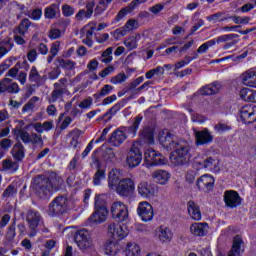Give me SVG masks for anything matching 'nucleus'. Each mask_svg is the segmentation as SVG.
Wrapping results in <instances>:
<instances>
[{"label": "nucleus", "mask_w": 256, "mask_h": 256, "mask_svg": "<svg viewBox=\"0 0 256 256\" xmlns=\"http://www.w3.org/2000/svg\"><path fill=\"white\" fill-rule=\"evenodd\" d=\"M63 178L61 176L52 173L49 178L37 177L34 179L33 189L43 199L47 195H51L53 191H59L63 187Z\"/></svg>", "instance_id": "f257e3e1"}, {"label": "nucleus", "mask_w": 256, "mask_h": 256, "mask_svg": "<svg viewBox=\"0 0 256 256\" xmlns=\"http://www.w3.org/2000/svg\"><path fill=\"white\" fill-rule=\"evenodd\" d=\"M141 121H143V116L137 115L133 119V123L129 127H121L116 129L109 138V143H111L114 147H119L127 140V133L132 138L137 135V131L139 130V125H141Z\"/></svg>", "instance_id": "f03ea898"}, {"label": "nucleus", "mask_w": 256, "mask_h": 256, "mask_svg": "<svg viewBox=\"0 0 256 256\" xmlns=\"http://www.w3.org/2000/svg\"><path fill=\"white\" fill-rule=\"evenodd\" d=\"M174 149L175 151L170 155V161L172 165H175L176 167L187 165L191 157L189 154V150L191 149L189 143L187 141H180L178 147Z\"/></svg>", "instance_id": "7ed1b4c3"}, {"label": "nucleus", "mask_w": 256, "mask_h": 256, "mask_svg": "<svg viewBox=\"0 0 256 256\" xmlns=\"http://www.w3.org/2000/svg\"><path fill=\"white\" fill-rule=\"evenodd\" d=\"M71 209V200L67 196L56 197L49 205V215H63Z\"/></svg>", "instance_id": "20e7f679"}, {"label": "nucleus", "mask_w": 256, "mask_h": 256, "mask_svg": "<svg viewBox=\"0 0 256 256\" xmlns=\"http://www.w3.org/2000/svg\"><path fill=\"white\" fill-rule=\"evenodd\" d=\"M53 91L51 97L48 99L49 103H57L63 95H70L69 92V80L67 78H61L58 82L53 84Z\"/></svg>", "instance_id": "39448f33"}, {"label": "nucleus", "mask_w": 256, "mask_h": 256, "mask_svg": "<svg viewBox=\"0 0 256 256\" xmlns=\"http://www.w3.org/2000/svg\"><path fill=\"white\" fill-rule=\"evenodd\" d=\"M139 147H141V144L135 142L127 153L126 164L131 169L139 167V165H141V161H143V153Z\"/></svg>", "instance_id": "423d86ee"}, {"label": "nucleus", "mask_w": 256, "mask_h": 256, "mask_svg": "<svg viewBox=\"0 0 256 256\" xmlns=\"http://www.w3.org/2000/svg\"><path fill=\"white\" fill-rule=\"evenodd\" d=\"M74 241L81 251H89L93 249V240L91 239V234L85 229L75 232Z\"/></svg>", "instance_id": "0eeeda50"}, {"label": "nucleus", "mask_w": 256, "mask_h": 256, "mask_svg": "<svg viewBox=\"0 0 256 256\" xmlns=\"http://www.w3.org/2000/svg\"><path fill=\"white\" fill-rule=\"evenodd\" d=\"M120 197H131L135 193V180L122 178L114 188Z\"/></svg>", "instance_id": "6e6552de"}, {"label": "nucleus", "mask_w": 256, "mask_h": 256, "mask_svg": "<svg viewBox=\"0 0 256 256\" xmlns=\"http://www.w3.org/2000/svg\"><path fill=\"white\" fill-rule=\"evenodd\" d=\"M144 161L146 163V167H155L157 165H165L167 160L165 157L161 155V153L149 148L144 153Z\"/></svg>", "instance_id": "1a4fd4ad"}, {"label": "nucleus", "mask_w": 256, "mask_h": 256, "mask_svg": "<svg viewBox=\"0 0 256 256\" xmlns=\"http://www.w3.org/2000/svg\"><path fill=\"white\" fill-rule=\"evenodd\" d=\"M112 218L115 221H127L129 218V211L127 210V206L123 202H114L110 208Z\"/></svg>", "instance_id": "9d476101"}, {"label": "nucleus", "mask_w": 256, "mask_h": 256, "mask_svg": "<svg viewBox=\"0 0 256 256\" xmlns=\"http://www.w3.org/2000/svg\"><path fill=\"white\" fill-rule=\"evenodd\" d=\"M26 221L30 229L28 237L33 238L37 235V227H39V223H41V214L34 210H28L26 214Z\"/></svg>", "instance_id": "9b49d317"}, {"label": "nucleus", "mask_w": 256, "mask_h": 256, "mask_svg": "<svg viewBox=\"0 0 256 256\" xmlns=\"http://www.w3.org/2000/svg\"><path fill=\"white\" fill-rule=\"evenodd\" d=\"M239 117L246 125L255 123L256 121V106L253 104H247L239 109Z\"/></svg>", "instance_id": "f8f14e48"}, {"label": "nucleus", "mask_w": 256, "mask_h": 256, "mask_svg": "<svg viewBox=\"0 0 256 256\" xmlns=\"http://www.w3.org/2000/svg\"><path fill=\"white\" fill-rule=\"evenodd\" d=\"M243 253H245V240L243 236L237 234L232 238V246L227 256H243Z\"/></svg>", "instance_id": "ddd939ff"}, {"label": "nucleus", "mask_w": 256, "mask_h": 256, "mask_svg": "<svg viewBox=\"0 0 256 256\" xmlns=\"http://www.w3.org/2000/svg\"><path fill=\"white\" fill-rule=\"evenodd\" d=\"M193 131H194L195 143L197 147L201 145H210V143H213L214 136L209 131V129L205 128L200 131L197 129H193Z\"/></svg>", "instance_id": "4468645a"}, {"label": "nucleus", "mask_w": 256, "mask_h": 256, "mask_svg": "<svg viewBox=\"0 0 256 256\" xmlns=\"http://www.w3.org/2000/svg\"><path fill=\"white\" fill-rule=\"evenodd\" d=\"M21 91L19 84L13 82L11 78H3L0 80V95L10 93L11 95H17Z\"/></svg>", "instance_id": "2eb2a0df"}, {"label": "nucleus", "mask_w": 256, "mask_h": 256, "mask_svg": "<svg viewBox=\"0 0 256 256\" xmlns=\"http://www.w3.org/2000/svg\"><path fill=\"white\" fill-rule=\"evenodd\" d=\"M196 185L199 191L209 193L213 191L215 187V178L209 174H204L197 179Z\"/></svg>", "instance_id": "dca6fc26"}, {"label": "nucleus", "mask_w": 256, "mask_h": 256, "mask_svg": "<svg viewBox=\"0 0 256 256\" xmlns=\"http://www.w3.org/2000/svg\"><path fill=\"white\" fill-rule=\"evenodd\" d=\"M243 203V198L239 195V192L235 190H227L225 192V205L230 209H237L241 207Z\"/></svg>", "instance_id": "f3484780"}, {"label": "nucleus", "mask_w": 256, "mask_h": 256, "mask_svg": "<svg viewBox=\"0 0 256 256\" xmlns=\"http://www.w3.org/2000/svg\"><path fill=\"white\" fill-rule=\"evenodd\" d=\"M159 141L162 147H164V149H167V151H173V149H176V147H179V145H181V141H177V138L170 132L160 135Z\"/></svg>", "instance_id": "a211bd4d"}, {"label": "nucleus", "mask_w": 256, "mask_h": 256, "mask_svg": "<svg viewBox=\"0 0 256 256\" xmlns=\"http://www.w3.org/2000/svg\"><path fill=\"white\" fill-rule=\"evenodd\" d=\"M137 213L139 217L142 219V221H144L145 223L153 220V206L149 204V202L147 201L139 203Z\"/></svg>", "instance_id": "6ab92c4d"}, {"label": "nucleus", "mask_w": 256, "mask_h": 256, "mask_svg": "<svg viewBox=\"0 0 256 256\" xmlns=\"http://www.w3.org/2000/svg\"><path fill=\"white\" fill-rule=\"evenodd\" d=\"M108 233L114 237V239H125L127 235H129V229H127V226L125 224H116L112 223L108 226Z\"/></svg>", "instance_id": "aec40b11"}, {"label": "nucleus", "mask_w": 256, "mask_h": 256, "mask_svg": "<svg viewBox=\"0 0 256 256\" xmlns=\"http://www.w3.org/2000/svg\"><path fill=\"white\" fill-rule=\"evenodd\" d=\"M138 195L143 199H151L155 197V187L147 182L141 181L137 186Z\"/></svg>", "instance_id": "412c9836"}, {"label": "nucleus", "mask_w": 256, "mask_h": 256, "mask_svg": "<svg viewBox=\"0 0 256 256\" xmlns=\"http://www.w3.org/2000/svg\"><path fill=\"white\" fill-rule=\"evenodd\" d=\"M190 233L195 237H205L209 233L207 222H197L190 226Z\"/></svg>", "instance_id": "4be33fe9"}, {"label": "nucleus", "mask_w": 256, "mask_h": 256, "mask_svg": "<svg viewBox=\"0 0 256 256\" xmlns=\"http://www.w3.org/2000/svg\"><path fill=\"white\" fill-rule=\"evenodd\" d=\"M109 211L107 209H98L89 217V223H94L95 225H101L107 221V215Z\"/></svg>", "instance_id": "5701e85b"}, {"label": "nucleus", "mask_w": 256, "mask_h": 256, "mask_svg": "<svg viewBox=\"0 0 256 256\" xmlns=\"http://www.w3.org/2000/svg\"><path fill=\"white\" fill-rule=\"evenodd\" d=\"M187 209L190 217L194 219V221H201L202 215L198 203H195L193 200L188 201Z\"/></svg>", "instance_id": "b1692460"}, {"label": "nucleus", "mask_w": 256, "mask_h": 256, "mask_svg": "<svg viewBox=\"0 0 256 256\" xmlns=\"http://www.w3.org/2000/svg\"><path fill=\"white\" fill-rule=\"evenodd\" d=\"M242 83L246 85V87H255L256 88V71L255 70H247L242 75Z\"/></svg>", "instance_id": "393cba45"}, {"label": "nucleus", "mask_w": 256, "mask_h": 256, "mask_svg": "<svg viewBox=\"0 0 256 256\" xmlns=\"http://www.w3.org/2000/svg\"><path fill=\"white\" fill-rule=\"evenodd\" d=\"M121 252V244L117 241L108 240L105 244V254L117 256Z\"/></svg>", "instance_id": "a878e982"}, {"label": "nucleus", "mask_w": 256, "mask_h": 256, "mask_svg": "<svg viewBox=\"0 0 256 256\" xmlns=\"http://www.w3.org/2000/svg\"><path fill=\"white\" fill-rule=\"evenodd\" d=\"M152 178L156 183H159V185H166L167 181L171 179V174L165 170H156L152 174Z\"/></svg>", "instance_id": "bb28decb"}, {"label": "nucleus", "mask_w": 256, "mask_h": 256, "mask_svg": "<svg viewBox=\"0 0 256 256\" xmlns=\"http://www.w3.org/2000/svg\"><path fill=\"white\" fill-rule=\"evenodd\" d=\"M121 177V170L114 168L108 174V187L109 189H115L119 183Z\"/></svg>", "instance_id": "cd10ccee"}, {"label": "nucleus", "mask_w": 256, "mask_h": 256, "mask_svg": "<svg viewBox=\"0 0 256 256\" xmlns=\"http://www.w3.org/2000/svg\"><path fill=\"white\" fill-rule=\"evenodd\" d=\"M222 88L223 86L221 85V83L214 82L212 84L202 87L200 93L201 95H215L216 93H219Z\"/></svg>", "instance_id": "c85d7f7f"}, {"label": "nucleus", "mask_w": 256, "mask_h": 256, "mask_svg": "<svg viewBox=\"0 0 256 256\" xmlns=\"http://www.w3.org/2000/svg\"><path fill=\"white\" fill-rule=\"evenodd\" d=\"M158 239L162 243H169L173 239V234L169 228L161 226L158 229Z\"/></svg>", "instance_id": "c756f323"}, {"label": "nucleus", "mask_w": 256, "mask_h": 256, "mask_svg": "<svg viewBox=\"0 0 256 256\" xmlns=\"http://www.w3.org/2000/svg\"><path fill=\"white\" fill-rule=\"evenodd\" d=\"M59 5H61V2L53 3L49 7H46L44 10V17L46 19H55L57 13H59Z\"/></svg>", "instance_id": "7c9ffc66"}, {"label": "nucleus", "mask_w": 256, "mask_h": 256, "mask_svg": "<svg viewBox=\"0 0 256 256\" xmlns=\"http://www.w3.org/2000/svg\"><path fill=\"white\" fill-rule=\"evenodd\" d=\"M12 156L16 161H21L25 157V147L21 142L16 143L12 148Z\"/></svg>", "instance_id": "2f4dec72"}, {"label": "nucleus", "mask_w": 256, "mask_h": 256, "mask_svg": "<svg viewBox=\"0 0 256 256\" xmlns=\"http://www.w3.org/2000/svg\"><path fill=\"white\" fill-rule=\"evenodd\" d=\"M124 252L126 256H139L141 255V247L135 242H129L126 245Z\"/></svg>", "instance_id": "473e14b6"}, {"label": "nucleus", "mask_w": 256, "mask_h": 256, "mask_svg": "<svg viewBox=\"0 0 256 256\" xmlns=\"http://www.w3.org/2000/svg\"><path fill=\"white\" fill-rule=\"evenodd\" d=\"M31 126L33 127V129H35V131L39 134L43 133L44 131H51V129H53V122L51 121H46L44 123L41 122H36L31 124Z\"/></svg>", "instance_id": "72a5a7b5"}, {"label": "nucleus", "mask_w": 256, "mask_h": 256, "mask_svg": "<svg viewBox=\"0 0 256 256\" xmlns=\"http://www.w3.org/2000/svg\"><path fill=\"white\" fill-rule=\"evenodd\" d=\"M140 137L143 139L146 143H153L155 141V138L153 137V129L150 127H144L140 131Z\"/></svg>", "instance_id": "f704fd0d"}, {"label": "nucleus", "mask_w": 256, "mask_h": 256, "mask_svg": "<svg viewBox=\"0 0 256 256\" xmlns=\"http://www.w3.org/2000/svg\"><path fill=\"white\" fill-rule=\"evenodd\" d=\"M125 103H127L125 100H121L120 102L116 103L104 114L103 118L105 119V117H109L108 119H111L113 115H115L118 111H121L122 107H125Z\"/></svg>", "instance_id": "c9c22d12"}, {"label": "nucleus", "mask_w": 256, "mask_h": 256, "mask_svg": "<svg viewBox=\"0 0 256 256\" xmlns=\"http://www.w3.org/2000/svg\"><path fill=\"white\" fill-rule=\"evenodd\" d=\"M33 23L29 18H24L21 20L19 26L17 27L18 35H25L29 31V27H31Z\"/></svg>", "instance_id": "e433bc0d"}, {"label": "nucleus", "mask_w": 256, "mask_h": 256, "mask_svg": "<svg viewBox=\"0 0 256 256\" xmlns=\"http://www.w3.org/2000/svg\"><path fill=\"white\" fill-rule=\"evenodd\" d=\"M83 135V131L79 129H74L70 132V137L72 138L70 145L74 149H77V146L79 145V138Z\"/></svg>", "instance_id": "4c0bfd02"}, {"label": "nucleus", "mask_w": 256, "mask_h": 256, "mask_svg": "<svg viewBox=\"0 0 256 256\" xmlns=\"http://www.w3.org/2000/svg\"><path fill=\"white\" fill-rule=\"evenodd\" d=\"M96 162H97L98 170L94 174L93 183L94 185H101V181L105 179L106 174H105V170L99 168V160H96Z\"/></svg>", "instance_id": "58836bf2"}, {"label": "nucleus", "mask_w": 256, "mask_h": 256, "mask_svg": "<svg viewBox=\"0 0 256 256\" xmlns=\"http://www.w3.org/2000/svg\"><path fill=\"white\" fill-rule=\"evenodd\" d=\"M39 101V97H32L27 104H25L22 108V113H29V111H33L37 106V102Z\"/></svg>", "instance_id": "ea45409f"}, {"label": "nucleus", "mask_w": 256, "mask_h": 256, "mask_svg": "<svg viewBox=\"0 0 256 256\" xmlns=\"http://www.w3.org/2000/svg\"><path fill=\"white\" fill-rule=\"evenodd\" d=\"M113 47H108L105 51L102 52L100 57L101 63H111L113 61Z\"/></svg>", "instance_id": "a19ab883"}, {"label": "nucleus", "mask_w": 256, "mask_h": 256, "mask_svg": "<svg viewBox=\"0 0 256 256\" xmlns=\"http://www.w3.org/2000/svg\"><path fill=\"white\" fill-rule=\"evenodd\" d=\"M139 37H141V35L137 34L136 36L127 38L124 41L125 47H127V49H129V51H133V49H137V39H139Z\"/></svg>", "instance_id": "79ce46f5"}, {"label": "nucleus", "mask_w": 256, "mask_h": 256, "mask_svg": "<svg viewBox=\"0 0 256 256\" xmlns=\"http://www.w3.org/2000/svg\"><path fill=\"white\" fill-rule=\"evenodd\" d=\"M2 167L8 171H12V173H15V171L19 169V164H17V162L11 161L10 159H6L3 160Z\"/></svg>", "instance_id": "37998d69"}, {"label": "nucleus", "mask_w": 256, "mask_h": 256, "mask_svg": "<svg viewBox=\"0 0 256 256\" xmlns=\"http://www.w3.org/2000/svg\"><path fill=\"white\" fill-rule=\"evenodd\" d=\"M29 81L30 83H37V84H39V81H41V74H39V71H37V67L35 66H32L30 70Z\"/></svg>", "instance_id": "c03bdc74"}, {"label": "nucleus", "mask_w": 256, "mask_h": 256, "mask_svg": "<svg viewBox=\"0 0 256 256\" xmlns=\"http://www.w3.org/2000/svg\"><path fill=\"white\" fill-rule=\"evenodd\" d=\"M17 195V187H15L13 184H10L3 192L2 198L3 199H9L11 197H15Z\"/></svg>", "instance_id": "a18cd8bd"}, {"label": "nucleus", "mask_w": 256, "mask_h": 256, "mask_svg": "<svg viewBox=\"0 0 256 256\" xmlns=\"http://www.w3.org/2000/svg\"><path fill=\"white\" fill-rule=\"evenodd\" d=\"M29 143L31 145H40V147H43L44 142H43V137L41 136V134H37L35 132L30 134V141Z\"/></svg>", "instance_id": "49530a36"}, {"label": "nucleus", "mask_w": 256, "mask_h": 256, "mask_svg": "<svg viewBox=\"0 0 256 256\" xmlns=\"http://www.w3.org/2000/svg\"><path fill=\"white\" fill-rule=\"evenodd\" d=\"M16 135L21 139L22 142H24L25 145H29V141L31 139V134H29V132L23 129H18L16 131Z\"/></svg>", "instance_id": "de8ad7c7"}, {"label": "nucleus", "mask_w": 256, "mask_h": 256, "mask_svg": "<svg viewBox=\"0 0 256 256\" xmlns=\"http://www.w3.org/2000/svg\"><path fill=\"white\" fill-rule=\"evenodd\" d=\"M133 11H135V8H132L131 4L122 8L117 14L115 21H121L128 13H133Z\"/></svg>", "instance_id": "09e8293b"}, {"label": "nucleus", "mask_w": 256, "mask_h": 256, "mask_svg": "<svg viewBox=\"0 0 256 256\" xmlns=\"http://www.w3.org/2000/svg\"><path fill=\"white\" fill-rule=\"evenodd\" d=\"M111 91H113V86L106 84L99 93L94 94V97H96V99H99V97H106V95H109Z\"/></svg>", "instance_id": "8fccbe9b"}, {"label": "nucleus", "mask_w": 256, "mask_h": 256, "mask_svg": "<svg viewBox=\"0 0 256 256\" xmlns=\"http://www.w3.org/2000/svg\"><path fill=\"white\" fill-rule=\"evenodd\" d=\"M127 33L129 31H133L139 27V22L135 19H130L126 22V24L123 26Z\"/></svg>", "instance_id": "3c124183"}, {"label": "nucleus", "mask_w": 256, "mask_h": 256, "mask_svg": "<svg viewBox=\"0 0 256 256\" xmlns=\"http://www.w3.org/2000/svg\"><path fill=\"white\" fill-rule=\"evenodd\" d=\"M111 35L114 37V39L119 40L121 37H125V35H127V30L123 26L111 32Z\"/></svg>", "instance_id": "603ef678"}, {"label": "nucleus", "mask_w": 256, "mask_h": 256, "mask_svg": "<svg viewBox=\"0 0 256 256\" xmlns=\"http://www.w3.org/2000/svg\"><path fill=\"white\" fill-rule=\"evenodd\" d=\"M215 43H216L215 40L207 41L206 43L202 44L197 49V53H207V50L209 49V47H213V45H215Z\"/></svg>", "instance_id": "864d4df0"}, {"label": "nucleus", "mask_w": 256, "mask_h": 256, "mask_svg": "<svg viewBox=\"0 0 256 256\" xmlns=\"http://www.w3.org/2000/svg\"><path fill=\"white\" fill-rule=\"evenodd\" d=\"M62 13L64 17H71L75 13V8L69 4H65L62 6Z\"/></svg>", "instance_id": "5fc2aeb1"}, {"label": "nucleus", "mask_w": 256, "mask_h": 256, "mask_svg": "<svg viewBox=\"0 0 256 256\" xmlns=\"http://www.w3.org/2000/svg\"><path fill=\"white\" fill-rule=\"evenodd\" d=\"M95 210L99 209H107V206L105 205V200L99 195L95 197V204H94Z\"/></svg>", "instance_id": "6e6d98bb"}, {"label": "nucleus", "mask_w": 256, "mask_h": 256, "mask_svg": "<svg viewBox=\"0 0 256 256\" xmlns=\"http://www.w3.org/2000/svg\"><path fill=\"white\" fill-rule=\"evenodd\" d=\"M252 89L249 88H243L240 90V98L243 99V101H250L251 99V93H252Z\"/></svg>", "instance_id": "4d7b16f0"}, {"label": "nucleus", "mask_w": 256, "mask_h": 256, "mask_svg": "<svg viewBox=\"0 0 256 256\" xmlns=\"http://www.w3.org/2000/svg\"><path fill=\"white\" fill-rule=\"evenodd\" d=\"M127 80V75L123 74V73H119L116 76H113L110 80V83H113L114 85H117L119 83H123V81Z\"/></svg>", "instance_id": "13d9d810"}, {"label": "nucleus", "mask_w": 256, "mask_h": 256, "mask_svg": "<svg viewBox=\"0 0 256 256\" xmlns=\"http://www.w3.org/2000/svg\"><path fill=\"white\" fill-rule=\"evenodd\" d=\"M143 81H145V78L143 76L136 78L133 82L129 84V87H128L129 91H133V89H136L137 87H139V85H141Z\"/></svg>", "instance_id": "bf43d9fd"}, {"label": "nucleus", "mask_w": 256, "mask_h": 256, "mask_svg": "<svg viewBox=\"0 0 256 256\" xmlns=\"http://www.w3.org/2000/svg\"><path fill=\"white\" fill-rule=\"evenodd\" d=\"M43 15V11L39 8L34 9L32 11V13L30 15H28V17H30V19H33V21H39V19H41Z\"/></svg>", "instance_id": "052dcab7"}, {"label": "nucleus", "mask_w": 256, "mask_h": 256, "mask_svg": "<svg viewBox=\"0 0 256 256\" xmlns=\"http://www.w3.org/2000/svg\"><path fill=\"white\" fill-rule=\"evenodd\" d=\"M60 67H62L63 69H73L75 67V62H73L72 60H60Z\"/></svg>", "instance_id": "680f3d73"}, {"label": "nucleus", "mask_w": 256, "mask_h": 256, "mask_svg": "<svg viewBox=\"0 0 256 256\" xmlns=\"http://www.w3.org/2000/svg\"><path fill=\"white\" fill-rule=\"evenodd\" d=\"M0 46L4 47V49H7L8 51H11V49H13V42L11 38H5L0 42Z\"/></svg>", "instance_id": "e2e57ef3"}, {"label": "nucleus", "mask_w": 256, "mask_h": 256, "mask_svg": "<svg viewBox=\"0 0 256 256\" xmlns=\"http://www.w3.org/2000/svg\"><path fill=\"white\" fill-rule=\"evenodd\" d=\"M15 223H13L9 228H8V232L6 233V238L8 239V241H13V239H15Z\"/></svg>", "instance_id": "0e129e2a"}, {"label": "nucleus", "mask_w": 256, "mask_h": 256, "mask_svg": "<svg viewBox=\"0 0 256 256\" xmlns=\"http://www.w3.org/2000/svg\"><path fill=\"white\" fill-rule=\"evenodd\" d=\"M60 37H61V30L57 28H51L49 32V38L55 40V39H60Z\"/></svg>", "instance_id": "69168bd1"}, {"label": "nucleus", "mask_w": 256, "mask_h": 256, "mask_svg": "<svg viewBox=\"0 0 256 256\" xmlns=\"http://www.w3.org/2000/svg\"><path fill=\"white\" fill-rule=\"evenodd\" d=\"M17 81H19L20 85H25L27 83V72L20 71L16 76Z\"/></svg>", "instance_id": "338daca9"}, {"label": "nucleus", "mask_w": 256, "mask_h": 256, "mask_svg": "<svg viewBox=\"0 0 256 256\" xmlns=\"http://www.w3.org/2000/svg\"><path fill=\"white\" fill-rule=\"evenodd\" d=\"M213 163H215V160L212 157H209L203 161L202 167L204 169H213Z\"/></svg>", "instance_id": "774afa93"}]
</instances>
